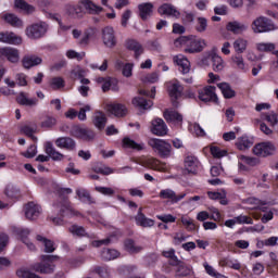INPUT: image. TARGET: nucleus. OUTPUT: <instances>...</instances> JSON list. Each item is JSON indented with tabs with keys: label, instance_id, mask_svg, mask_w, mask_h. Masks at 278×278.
Returning a JSON list of instances; mask_svg holds the SVG:
<instances>
[{
	"label": "nucleus",
	"instance_id": "f257e3e1",
	"mask_svg": "<svg viewBox=\"0 0 278 278\" xmlns=\"http://www.w3.org/2000/svg\"><path fill=\"white\" fill-rule=\"evenodd\" d=\"M56 192L63 201L53 204V207L59 212L60 217H52V223H54V225H64V219L62 218H71V216L76 215L75 211L68 204V199L62 197L63 194H73V189L58 187Z\"/></svg>",
	"mask_w": 278,
	"mask_h": 278
},
{
	"label": "nucleus",
	"instance_id": "f03ea898",
	"mask_svg": "<svg viewBox=\"0 0 278 278\" xmlns=\"http://www.w3.org/2000/svg\"><path fill=\"white\" fill-rule=\"evenodd\" d=\"M175 45H186L185 53H201L205 49V40L197 36H182L175 40Z\"/></svg>",
	"mask_w": 278,
	"mask_h": 278
},
{
	"label": "nucleus",
	"instance_id": "7ed1b4c3",
	"mask_svg": "<svg viewBox=\"0 0 278 278\" xmlns=\"http://www.w3.org/2000/svg\"><path fill=\"white\" fill-rule=\"evenodd\" d=\"M149 147L154 151V153H157L163 160H166L173 155V146L164 140V139H157V138H151L148 140Z\"/></svg>",
	"mask_w": 278,
	"mask_h": 278
},
{
	"label": "nucleus",
	"instance_id": "20e7f679",
	"mask_svg": "<svg viewBox=\"0 0 278 278\" xmlns=\"http://www.w3.org/2000/svg\"><path fill=\"white\" fill-rule=\"evenodd\" d=\"M54 260H58V256L42 255L41 263L31 265V268L35 270V273H41V275H51V273L55 271V264H53Z\"/></svg>",
	"mask_w": 278,
	"mask_h": 278
},
{
	"label": "nucleus",
	"instance_id": "39448f33",
	"mask_svg": "<svg viewBox=\"0 0 278 278\" xmlns=\"http://www.w3.org/2000/svg\"><path fill=\"white\" fill-rule=\"evenodd\" d=\"M251 27L254 34H267L268 31H275V29H277L273 20L265 16H260L254 20Z\"/></svg>",
	"mask_w": 278,
	"mask_h": 278
},
{
	"label": "nucleus",
	"instance_id": "423d86ee",
	"mask_svg": "<svg viewBox=\"0 0 278 278\" xmlns=\"http://www.w3.org/2000/svg\"><path fill=\"white\" fill-rule=\"evenodd\" d=\"M48 30L49 25L45 22H39L26 27V36L30 40H38L43 38Z\"/></svg>",
	"mask_w": 278,
	"mask_h": 278
},
{
	"label": "nucleus",
	"instance_id": "0eeeda50",
	"mask_svg": "<svg viewBox=\"0 0 278 278\" xmlns=\"http://www.w3.org/2000/svg\"><path fill=\"white\" fill-rule=\"evenodd\" d=\"M45 151L48 156L43 155V154H39L36 157L37 162H49L50 157L54 162H62V160H64V154H62L58 150H55V148L53 147V143L51 141H47L45 143Z\"/></svg>",
	"mask_w": 278,
	"mask_h": 278
},
{
	"label": "nucleus",
	"instance_id": "6e6552de",
	"mask_svg": "<svg viewBox=\"0 0 278 278\" xmlns=\"http://www.w3.org/2000/svg\"><path fill=\"white\" fill-rule=\"evenodd\" d=\"M101 39L104 45V47H108L109 49H114L117 45L116 39V31L114 30V27L106 26L101 29Z\"/></svg>",
	"mask_w": 278,
	"mask_h": 278
},
{
	"label": "nucleus",
	"instance_id": "1a4fd4ad",
	"mask_svg": "<svg viewBox=\"0 0 278 278\" xmlns=\"http://www.w3.org/2000/svg\"><path fill=\"white\" fill-rule=\"evenodd\" d=\"M275 151H277V148L270 141L261 142L253 148L254 155L258 157H268V155H273Z\"/></svg>",
	"mask_w": 278,
	"mask_h": 278
},
{
	"label": "nucleus",
	"instance_id": "9d476101",
	"mask_svg": "<svg viewBox=\"0 0 278 278\" xmlns=\"http://www.w3.org/2000/svg\"><path fill=\"white\" fill-rule=\"evenodd\" d=\"M198 94L200 101H203L204 103H218V96H216V87H204L203 89L199 90Z\"/></svg>",
	"mask_w": 278,
	"mask_h": 278
},
{
	"label": "nucleus",
	"instance_id": "9b49d317",
	"mask_svg": "<svg viewBox=\"0 0 278 278\" xmlns=\"http://www.w3.org/2000/svg\"><path fill=\"white\" fill-rule=\"evenodd\" d=\"M150 131L154 136L164 137L168 134V126H166V123H164V119L155 118L151 123Z\"/></svg>",
	"mask_w": 278,
	"mask_h": 278
},
{
	"label": "nucleus",
	"instance_id": "f8f14e48",
	"mask_svg": "<svg viewBox=\"0 0 278 278\" xmlns=\"http://www.w3.org/2000/svg\"><path fill=\"white\" fill-rule=\"evenodd\" d=\"M173 266L176 267V277H194V269L192 268V265L178 261V263Z\"/></svg>",
	"mask_w": 278,
	"mask_h": 278
},
{
	"label": "nucleus",
	"instance_id": "ddd939ff",
	"mask_svg": "<svg viewBox=\"0 0 278 278\" xmlns=\"http://www.w3.org/2000/svg\"><path fill=\"white\" fill-rule=\"evenodd\" d=\"M71 136L74 138H80V140H93L94 131L79 126H74L71 130Z\"/></svg>",
	"mask_w": 278,
	"mask_h": 278
},
{
	"label": "nucleus",
	"instance_id": "4468645a",
	"mask_svg": "<svg viewBox=\"0 0 278 278\" xmlns=\"http://www.w3.org/2000/svg\"><path fill=\"white\" fill-rule=\"evenodd\" d=\"M159 197L160 199H167L168 201H170V203L175 204L179 203V201H181L182 199H186V193H180L177 195V193L173 191V189H163L160 191Z\"/></svg>",
	"mask_w": 278,
	"mask_h": 278
},
{
	"label": "nucleus",
	"instance_id": "2eb2a0df",
	"mask_svg": "<svg viewBox=\"0 0 278 278\" xmlns=\"http://www.w3.org/2000/svg\"><path fill=\"white\" fill-rule=\"evenodd\" d=\"M157 12L161 14V16H172L173 18H179V16H181V12H179L177 8L170 3L162 4Z\"/></svg>",
	"mask_w": 278,
	"mask_h": 278
},
{
	"label": "nucleus",
	"instance_id": "dca6fc26",
	"mask_svg": "<svg viewBox=\"0 0 278 278\" xmlns=\"http://www.w3.org/2000/svg\"><path fill=\"white\" fill-rule=\"evenodd\" d=\"M125 47L128 51H134L136 60H140V56L144 53V48L136 39H127Z\"/></svg>",
	"mask_w": 278,
	"mask_h": 278
},
{
	"label": "nucleus",
	"instance_id": "f3484780",
	"mask_svg": "<svg viewBox=\"0 0 278 278\" xmlns=\"http://www.w3.org/2000/svg\"><path fill=\"white\" fill-rule=\"evenodd\" d=\"M144 166L146 168H150L151 170H159L160 173H166V170H168L166 163H163L154 157L147 159L144 161Z\"/></svg>",
	"mask_w": 278,
	"mask_h": 278
},
{
	"label": "nucleus",
	"instance_id": "a211bd4d",
	"mask_svg": "<svg viewBox=\"0 0 278 278\" xmlns=\"http://www.w3.org/2000/svg\"><path fill=\"white\" fill-rule=\"evenodd\" d=\"M173 60L174 63L177 64L182 75H188V73H190V61L188 60V58H186L184 54H177L173 58Z\"/></svg>",
	"mask_w": 278,
	"mask_h": 278
},
{
	"label": "nucleus",
	"instance_id": "6ab92c4d",
	"mask_svg": "<svg viewBox=\"0 0 278 278\" xmlns=\"http://www.w3.org/2000/svg\"><path fill=\"white\" fill-rule=\"evenodd\" d=\"M0 55L1 58H7L9 62L12 64H16L20 60L18 50L11 48V47H4L0 49Z\"/></svg>",
	"mask_w": 278,
	"mask_h": 278
},
{
	"label": "nucleus",
	"instance_id": "aec40b11",
	"mask_svg": "<svg viewBox=\"0 0 278 278\" xmlns=\"http://www.w3.org/2000/svg\"><path fill=\"white\" fill-rule=\"evenodd\" d=\"M16 102L18 105H24L26 108H35V105H38V100L36 98H29V94L25 91H21L17 94Z\"/></svg>",
	"mask_w": 278,
	"mask_h": 278
},
{
	"label": "nucleus",
	"instance_id": "412c9836",
	"mask_svg": "<svg viewBox=\"0 0 278 278\" xmlns=\"http://www.w3.org/2000/svg\"><path fill=\"white\" fill-rule=\"evenodd\" d=\"M40 212H42V208L40 207V205L34 202H29L25 206V216L26 218H28V220H36V218L40 216Z\"/></svg>",
	"mask_w": 278,
	"mask_h": 278
},
{
	"label": "nucleus",
	"instance_id": "4be33fe9",
	"mask_svg": "<svg viewBox=\"0 0 278 278\" xmlns=\"http://www.w3.org/2000/svg\"><path fill=\"white\" fill-rule=\"evenodd\" d=\"M108 112L116 116L117 118H123V116H127V106L121 103H111L106 105Z\"/></svg>",
	"mask_w": 278,
	"mask_h": 278
},
{
	"label": "nucleus",
	"instance_id": "5701e85b",
	"mask_svg": "<svg viewBox=\"0 0 278 278\" xmlns=\"http://www.w3.org/2000/svg\"><path fill=\"white\" fill-rule=\"evenodd\" d=\"M55 146L59 149H66V151H75L77 143L71 137H59L55 140Z\"/></svg>",
	"mask_w": 278,
	"mask_h": 278
},
{
	"label": "nucleus",
	"instance_id": "b1692460",
	"mask_svg": "<svg viewBox=\"0 0 278 278\" xmlns=\"http://www.w3.org/2000/svg\"><path fill=\"white\" fill-rule=\"evenodd\" d=\"M226 28L228 31H231L232 34L240 35V34H244V31L249 29V24L233 21V22H229L226 25Z\"/></svg>",
	"mask_w": 278,
	"mask_h": 278
},
{
	"label": "nucleus",
	"instance_id": "393cba45",
	"mask_svg": "<svg viewBox=\"0 0 278 278\" xmlns=\"http://www.w3.org/2000/svg\"><path fill=\"white\" fill-rule=\"evenodd\" d=\"M164 118L167 123H172L173 125H181L184 122V116L172 109L164 112Z\"/></svg>",
	"mask_w": 278,
	"mask_h": 278
},
{
	"label": "nucleus",
	"instance_id": "a878e982",
	"mask_svg": "<svg viewBox=\"0 0 278 278\" xmlns=\"http://www.w3.org/2000/svg\"><path fill=\"white\" fill-rule=\"evenodd\" d=\"M0 42H4L7 45H21L23 39L14 33L5 31L0 33Z\"/></svg>",
	"mask_w": 278,
	"mask_h": 278
},
{
	"label": "nucleus",
	"instance_id": "bb28decb",
	"mask_svg": "<svg viewBox=\"0 0 278 278\" xmlns=\"http://www.w3.org/2000/svg\"><path fill=\"white\" fill-rule=\"evenodd\" d=\"M139 16L142 21H147L150 18L151 14H153V3L143 2L138 5Z\"/></svg>",
	"mask_w": 278,
	"mask_h": 278
},
{
	"label": "nucleus",
	"instance_id": "cd10ccee",
	"mask_svg": "<svg viewBox=\"0 0 278 278\" xmlns=\"http://www.w3.org/2000/svg\"><path fill=\"white\" fill-rule=\"evenodd\" d=\"M135 220L139 227H153V225H155V220L148 218L142 213V208H139L137 215L135 216Z\"/></svg>",
	"mask_w": 278,
	"mask_h": 278
},
{
	"label": "nucleus",
	"instance_id": "c85d7f7f",
	"mask_svg": "<svg viewBox=\"0 0 278 278\" xmlns=\"http://www.w3.org/2000/svg\"><path fill=\"white\" fill-rule=\"evenodd\" d=\"M184 94V87L179 83H174L169 89V97L173 99L174 108H177V99Z\"/></svg>",
	"mask_w": 278,
	"mask_h": 278
},
{
	"label": "nucleus",
	"instance_id": "c756f323",
	"mask_svg": "<svg viewBox=\"0 0 278 278\" xmlns=\"http://www.w3.org/2000/svg\"><path fill=\"white\" fill-rule=\"evenodd\" d=\"M231 62L237 71H240L241 73H249V65L244 62L242 54L232 55Z\"/></svg>",
	"mask_w": 278,
	"mask_h": 278
},
{
	"label": "nucleus",
	"instance_id": "7c9ffc66",
	"mask_svg": "<svg viewBox=\"0 0 278 278\" xmlns=\"http://www.w3.org/2000/svg\"><path fill=\"white\" fill-rule=\"evenodd\" d=\"M199 169V159H197L195 156L189 155L185 159V170H187V173H197V170Z\"/></svg>",
	"mask_w": 278,
	"mask_h": 278
},
{
	"label": "nucleus",
	"instance_id": "2f4dec72",
	"mask_svg": "<svg viewBox=\"0 0 278 278\" xmlns=\"http://www.w3.org/2000/svg\"><path fill=\"white\" fill-rule=\"evenodd\" d=\"M80 5L85 8L89 12V14H101L103 12V8L97 5L91 0H81Z\"/></svg>",
	"mask_w": 278,
	"mask_h": 278
},
{
	"label": "nucleus",
	"instance_id": "473e14b6",
	"mask_svg": "<svg viewBox=\"0 0 278 278\" xmlns=\"http://www.w3.org/2000/svg\"><path fill=\"white\" fill-rule=\"evenodd\" d=\"M1 18L12 25V27H23V21L12 13H2Z\"/></svg>",
	"mask_w": 278,
	"mask_h": 278
},
{
	"label": "nucleus",
	"instance_id": "72a5a7b5",
	"mask_svg": "<svg viewBox=\"0 0 278 278\" xmlns=\"http://www.w3.org/2000/svg\"><path fill=\"white\" fill-rule=\"evenodd\" d=\"M122 147L124 149H134L135 151H142L144 149V143H138L129 137H125L122 141Z\"/></svg>",
	"mask_w": 278,
	"mask_h": 278
},
{
	"label": "nucleus",
	"instance_id": "f704fd0d",
	"mask_svg": "<svg viewBox=\"0 0 278 278\" xmlns=\"http://www.w3.org/2000/svg\"><path fill=\"white\" fill-rule=\"evenodd\" d=\"M217 88H219V90L225 99H233V97H236V91L231 89L230 84L219 83V84H217Z\"/></svg>",
	"mask_w": 278,
	"mask_h": 278
},
{
	"label": "nucleus",
	"instance_id": "c9c22d12",
	"mask_svg": "<svg viewBox=\"0 0 278 278\" xmlns=\"http://www.w3.org/2000/svg\"><path fill=\"white\" fill-rule=\"evenodd\" d=\"M38 64H42V59L37 55H27L23 59L24 68H31L33 66H38Z\"/></svg>",
	"mask_w": 278,
	"mask_h": 278
},
{
	"label": "nucleus",
	"instance_id": "e433bc0d",
	"mask_svg": "<svg viewBox=\"0 0 278 278\" xmlns=\"http://www.w3.org/2000/svg\"><path fill=\"white\" fill-rule=\"evenodd\" d=\"M65 12L67 16H71V18H79V16H81V5L66 4Z\"/></svg>",
	"mask_w": 278,
	"mask_h": 278
},
{
	"label": "nucleus",
	"instance_id": "4c0bfd02",
	"mask_svg": "<svg viewBox=\"0 0 278 278\" xmlns=\"http://www.w3.org/2000/svg\"><path fill=\"white\" fill-rule=\"evenodd\" d=\"M37 242H41L45 247V252L46 253H53L58 247H55V243L52 240H49L40 235L36 237Z\"/></svg>",
	"mask_w": 278,
	"mask_h": 278
},
{
	"label": "nucleus",
	"instance_id": "58836bf2",
	"mask_svg": "<svg viewBox=\"0 0 278 278\" xmlns=\"http://www.w3.org/2000/svg\"><path fill=\"white\" fill-rule=\"evenodd\" d=\"M93 125L97 129H105V125H108V117L103 112H97L93 116Z\"/></svg>",
	"mask_w": 278,
	"mask_h": 278
},
{
	"label": "nucleus",
	"instance_id": "ea45409f",
	"mask_svg": "<svg viewBox=\"0 0 278 278\" xmlns=\"http://www.w3.org/2000/svg\"><path fill=\"white\" fill-rule=\"evenodd\" d=\"M132 105L140 108V110H149L153 106V101L137 97L132 99Z\"/></svg>",
	"mask_w": 278,
	"mask_h": 278
},
{
	"label": "nucleus",
	"instance_id": "a19ab883",
	"mask_svg": "<svg viewBox=\"0 0 278 278\" xmlns=\"http://www.w3.org/2000/svg\"><path fill=\"white\" fill-rule=\"evenodd\" d=\"M17 233L20 235V238H22L24 244H26V247L29 249V251H36V245L27 239V236H29V229L20 228Z\"/></svg>",
	"mask_w": 278,
	"mask_h": 278
},
{
	"label": "nucleus",
	"instance_id": "79ce46f5",
	"mask_svg": "<svg viewBox=\"0 0 278 278\" xmlns=\"http://www.w3.org/2000/svg\"><path fill=\"white\" fill-rule=\"evenodd\" d=\"M14 5L17 10H22L26 14H34V12H36V8L24 0H15Z\"/></svg>",
	"mask_w": 278,
	"mask_h": 278
},
{
	"label": "nucleus",
	"instance_id": "37998d69",
	"mask_svg": "<svg viewBox=\"0 0 278 278\" xmlns=\"http://www.w3.org/2000/svg\"><path fill=\"white\" fill-rule=\"evenodd\" d=\"M101 257L106 262H112V260H116L117 257H121V252L114 249H104L101 252Z\"/></svg>",
	"mask_w": 278,
	"mask_h": 278
},
{
	"label": "nucleus",
	"instance_id": "c03bdc74",
	"mask_svg": "<svg viewBox=\"0 0 278 278\" xmlns=\"http://www.w3.org/2000/svg\"><path fill=\"white\" fill-rule=\"evenodd\" d=\"M236 147L239 151H247V149H251V147H253V141H251L249 137L242 136L237 140Z\"/></svg>",
	"mask_w": 278,
	"mask_h": 278
},
{
	"label": "nucleus",
	"instance_id": "a18cd8bd",
	"mask_svg": "<svg viewBox=\"0 0 278 278\" xmlns=\"http://www.w3.org/2000/svg\"><path fill=\"white\" fill-rule=\"evenodd\" d=\"M97 36V28H87L85 31H84V35L79 41V45H89L90 43V40H92V38H94Z\"/></svg>",
	"mask_w": 278,
	"mask_h": 278
},
{
	"label": "nucleus",
	"instance_id": "49530a36",
	"mask_svg": "<svg viewBox=\"0 0 278 278\" xmlns=\"http://www.w3.org/2000/svg\"><path fill=\"white\" fill-rule=\"evenodd\" d=\"M211 60L213 62V71L216 73H220L223 68H225V61H223V58L220 55L214 53L211 55Z\"/></svg>",
	"mask_w": 278,
	"mask_h": 278
},
{
	"label": "nucleus",
	"instance_id": "de8ad7c7",
	"mask_svg": "<svg viewBox=\"0 0 278 278\" xmlns=\"http://www.w3.org/2000/svg\"><path fill=\"white\" fill-rule=\"evenodd\" d=\"M76 195L81 203H92V197H90V192H88V190L85 188L76 189Z\"/></svg>",
	"mask_w": 278,
	"mask_h": 278
},
{
	"label": "nucleus",
	"instance_id": "09e8293b",
	"mask_svg": "<svg viewBox=\"0 0 278 278\" xmlns=\"http://www.w3.org/2000/svg\"><path fill=\"white\" fill-rule=\"evenodd\" d=\"M21 131L22 134H24V136L31 138L34 142H38V137L34 136V134H36V125H33V126L24 125L22 126Z\"/></svg>",
	"mask_w": 278,
	"mask_h": 278
},
{
	"label": "nucleus",
	"instance_id": "8fccbe9b",
	"mask_svg": "<svg viewBox=\"0 0 278 278\" xmlns=\"http://www.w3.org/2000/svg\"><path fill=\"white\" fill-rule=\"evenodd\" d=\"M102 90L103 92H108V90H113L116 92L118 90L117 81L114 78H106L104 83H102Z\"/></svg>",
	"mask_w": 278,
	"mask_h": 278
},
{
	"label": "nucleus",
	"instance_id": "3c124183",
	"mask_svg": "<svg viewBox=\"0 0 278 278\" xmlns=\"http://www.w3.org/2000/svg\"><path fill=\"white\" fill-rule=\"evenodd\" d=\"M247 45H249V41H247L243 38H238L233 42V49L236 53H244L247 51Z\"/></svg>",
	"mask_w": 278,
	"mask_h": 278
},
{
	"label": "nucleus",
	"instance_id": "603ef678",
	"mask_svg": "<svg viewBox=\"0 0 278 278\" xmlns=\"http://www.w3.org/2000/svg\"><path fill=\"white\" fill-rule=\"evenodd\" d=\"M124 247L128 253H140L142 251V247L136 245V242L132 239L126 240Z\"/></svg>",
	"mask_w": 278,
	"mask_h": 278
},
{
	"label": "nucleus",
	"instance_id": "864d4df0",
	"mask_svg": "<svg viewBox=\"0 0 278 278\" xmlns=\"http://www.w3.org/2000/svg\"><path fill=\"white\" fill-rule=\"evenodd\" d=\"M211 155L216 160H220L222 157H227V150L220 149L218 146L210 147Z\"/></svg>",
	"mask_w": 278,
	"mask_h": 278
},
{
	"label": "nucleus",
	"instance_id": "5fc2aeb1",
	"mask_svg": "<svg viewBox=\"0 0 278 278\" xmlns=\"http://www.w3.org/2000/svg\"><path fill=\"white\" fill-rule=\"evenodd\" d=\"M162 254L163 257H167V260H169L170 266H177L179 258L175 255V249L163 251Z\"/></svg>",
	"mask_w": 278,
	"mask_h": 278
},
{
	"label": "nucleus",
	"instance_id": "6e6d98bb",
	"mask_svg": "<svg viewBox=\"0 0 278 278\" xmlns=\"http://www.w3.org/2000/svg\"><path fill=\"white\" fill-rule=\"evenodd\" d=\"M244 203L247 205H252V210H257V207H262V205H266V201H262L255 197L245 199Z\"/></svg>",
	"mask_w": 278,
	"mask_h": 278
},
{
	"label": "nucleus",
	"instance_id": "4d7b16f0",
	"mask_svg": "<svg viewBox=\"0 0 278 278\" xmlns=\"http://www.w3.org/2000/svg\"><path fill=\"white\" fill-rule=\"evenodd\" d=\"M257 51L262 53H270V51H275V43L273 42H260L256 45Z\"/></svg>",
	"mask_w": 278,
	"mask_h": 278
},
{
	"label": "nucleus",
	"instance_id": "13d9d810",
	"mask_svg": "<svg viewBox=\"0 0 278 278\" xmlns=\"http://www.w3.org/2000/svg\"><path fill=\"white\" fill-rule=\"evenodd\" d=\"M195 30L199 34H203V31H207V18L205 17H198L195 24Z\"/></svg>",
	"mask_w": 278,
	"mask_h": 278
},
{
	"label": "nucleus",
	"instance_id": "bf43d9fd",
	"mask_svg": "<svg viewBox=\"0 0 278 278\" xmlns=\"http://www.w3.org/2000/svg\"><path fill=\"white\" fill-rule=\"evenodd\" d=\"M181 224L184 227H186L187 231H194L197 229V225L194 224V220L192 218L182 216L180 218Z\"/></svg>",
	"mask_w": 278,
	"mask_h": 278
},
{
	"label": "nucleus",
	"instance_id": "052dcab7",
	"mask_svg": "<svg viewBox=\"0 0 278 278\" xmlns=\"http://www.w3.org/2000/svg\"><path fill=\"white\" fill-rule=\"evenodd\" d=\"M70 77L73 80L81 79V77H86V71H84V68H81L80 66H76L71 71Z\"/></svg>",
	"mask_w": 278,
	"mask_h": 278
},
{
	"label": "nucleus",
	"instance_id": "680f3d73",
	"mask_svg": "<svg viewBox=\"0 0 278 278\" xmlns=\"http://www.w3.org/2000/svg\"><path fill=\"white\" fill-rule=\"evenodd\" d=\"M50 86L53 90H60L61 88H64V86H66V83L62 77H53L50 80Z\"/></svg>",
	"mask_w": 278,
	"mask_h": 278
},
{
	"label": "nucleus",
	"instance_id": "e2e57ef3",
	"mask_svg": "<svg viewBox=\"0 0 278 278\" xmlns=\"http://www.w3.org/2000/svg\"><path fill=\"white\" fill-rule=\"evenodd\" d=\"M207 197L212 201H219V199H227V192L223 191H207Z\"/></svg>",
	"mask_w": 278,
	"mask_h": 278
},
{
	"label": "nucleus",
	"instance_id": "0e129e2a",
	"mask_svg": "<svg viewBox=\"0 0 278 278\" xmlns=\"http://www.w3.org/2000/svg\"><path fill=\"white\" fill-rule=\"evenodd\" d=\"M5 195L9 199H18V197H21V190L14 188L13 186H8L5 188Z\"/></svg>",
	"mask_w": 278,
	"mask_h": 278
},
{
	"label": "nucleus",
	"instance_id": "69168bd1",
	"mask_svg": "<svg viewBox=\"0 0 278 278\" xmlns=\"http://www.w3.org/2000/svg\"><path fill=\"white\" fill-rule=\"evenodd\" d=\"M38 153V148L36 144H31L26 152H22L23 157H27L28 160H31V157H36V154Z\"/></svg>",
	"mask_w": 278,
	"mask_h": 278
},
{
	"label": "nucleus",
	"instance_id": "338daca9",
	"mask_svg": "<svg viewBox=\"0 0 278 278\" xmlns=\"http://www.w3.org/2000/svg\"><path fill=\"white\" fill-rule=\"evenodd\" d=\"M93 170L99 175H112V173H114V169L105 165L96 166Z\"/></svg>",
	"mask_w": 278,
	"mask_h": 278
},
{
	"label": "nucleus",
	"instance_id": "774afa93",
	"mask_svg": "<svg viewBox=\"0 0 278 278\" xmlns=\"http://www.w3.org/2000/svg\"><path fill=\"white\" fill-rule=\"evenodd\" d=\"M70 233H73V236H86V229L81 226L73 225L68 229Z\"/></svg>",
	"mask_w": 278,
	"mask_h": 278
}]
</instances>
